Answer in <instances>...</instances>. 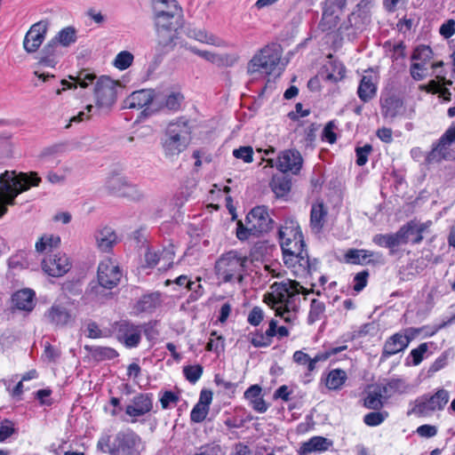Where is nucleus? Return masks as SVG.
<instances>
[{"label": "nucleus", "instance_id": "f257e3e1", "mask_svg": "<svg viewBox=\"0 0 455 455\" xmlns=\"http://www.w3.org/2000/svg\"><path fill=\"white\" fill-rule=\"evenodd\" d=\"M279 239L284 265L295 277H306L317 267L316 259H310L305 248L300 228L291 223L279 229Z\"/></svg>", "mask_w": 455, "mask_h": 455}, {"label": "nucleus", "instance_id": "f03ea898", "mask_svg": "<svg viewBox=\"0 0 455 455\" xmlns=\"http://www.w3.org/2000/svg\"><path fill=\"white\" fill-rule=\"evenodd\" d=\"M270 290L264 301L275 310V315L287 323L295 324L300 305L299 295L305 292V288L296 281L286 280L275 282Z\"/></svg>", "mask_w": 455, "mask_h": 455}, {"label": "nucleus", "instance_id": "7ed1b4c3", "mask_svg": "<svg viewBox=\"0 0 455 455\" xmlns=\"http://www.w3.org/2000/svg\"><path fill=\"white\" fill-rule=\"evenodd\" d=\"M41 182V178L36 172L29 173L6 171L0 175V217L7 212V205L14 204L15 197L29 189L31 187H36Z\"/></svg>", "mask_w": 455, "mask_h": 455}, {"label": "nucleus", "instance_id": "20e7f679", "mask_svg": "<svg viewBox=\"0 0 455 455\" xmlns=\"http://www.w3.org/2000/svg\"><path fill=\"white\" fill-rule=\"evenodd\" d=\"M97 448L109 455H140L144 444L138 434L125 429L116 433L113 439L109 435L100 436Z\"/></svg>", "mask_w": 455, "mask_h": 455}, {"label": "nucleus", "instance_id": "39448f33", "mask_svg": "<svg viewBox=\"0 0 455 455\" xmlns=\"http://www.w3.org/2000/svg\"><path fill=\"white\" fill-rule=\"evenodd\" d=\"M247 256L232 250L223 253L215 263V273L224 283H242L244 278Z\"/></svg>", "mask_w": 455, "mask_h": 455}, {"label": "nucleus", "instance_id": "423d86ee", "mask_svg": "<svg viewBox=\"0 0 455 455\" xmlns=\"http://www.w3.org/2000/svg\"><path fill=\"white\" fill-rule=\"evenodd\" d=\"M281 60V52L277 45H267L262 48L248 64V73L260 72L266 75L275 74Z\"/></svg>", "mask_w": 455, "mask_h": 455}, {"label": "nucleus", "instance_id": "0eeeda50", "mask_svg": "<svg viewBox=\"0 0 455 455\" xmlns=\"http://www.w3.org/2000/svg\"><path fill=\"white\" fill-rule=\"evenodd\" d=\"M450 399L449 392L443 388L438 389L434 395H424L418 397L412 403L408 415L414 414L419 417L430 415L435 411H442Z\"/></svg>", "mask_w": 455, "mask_h": 455}, {"label": "nucleus", "instance_id": "6e6552de", "mask_svg": "<svg viewBox=\"0 0 455 455\" xmlns=\"http://www.w3.org/2000/svg\"><path fill=\"white\" fill-rule=\"evenodd\" d=\"M156 31V52L159 55H164L172 52L177 44L178 30L183 26H172L166 23L164 19L160 17L155 21Z\"/></svg>", "mask_w": 455, "mask_h": 455}, {"label": "nucleus", "instance_id": "1a4fd4ad", "mask_svg": "<svg viewBox=\"0 0 455 455\" xmlns=\"http://www.w3.org/2000/svg\"><path fill=\"white\" fill-rule=\"evenodd\" d=\"M107 190L115 196L127 197L132 200H140L143 194L141 190L134 184L131 183L124 175L112 172L105 182Z\"/></svg>", "mask_w": 455, "mask_h": 455}, {"label": "nucleus", "instance_id": "9d476101", "mask_svg": "<svg viewBox=\"0 0 455 455\" xmlns=\"http://www.w3.org/2000/svg\"><path fill=\"white\" fill-rule=\"evenodd\" d=\"M119 84L108 76L98 79L94 88L96 105L100 108H109L116 101Z\"/></svg>", "mask_w": 455, "mask_h": 455}, {"label": "nucleus", "instance_id": "9b49d317", "mask_svg": "<svg viewBox=\"0 0 455 455\" xmlns=\"http://www.w3.org/2000/svg\"><path fill=\"white\" fill-rule=\"evenodd\" d=\"M267 165L275 166L283 173L291 172L298 174L302 168L303 158L299 151L296 149H285L278 154L275 160L269 158L267 160Z\"/></svg>", "mask_w": 455, "mask_h": 455}, {"label": "nucleus", "instance_id": "f8f14e48", "mask_svg": "<svg viewBox=\"0 0 455 455\" xmlns=\"http://www.w3.org/2000/svg\"><path fill=\"white\" fill-rule=\"evenodd\" d=\"M155 21L160 17L172 26H183V11L176 0H155Z\"/></svg>", "mask_w": 455, "mask_h": 455}, {"label": "nucleus", "instance_id": "ddd939ff", "mask_svg": "<svg viewBox=\"0 0 455 455\" xmlns=\"http://www.w3.org/2000/svg\"><path fill=\"white\" fill-rule=\"evenodd\" d=\"M347 264L379 267L385 264V257L380 251L365 249H348L344 254Z\"/></svg>", "mask_w": 455, "mask_h": 455}, {"label": "nucleus", "instance_id": "4468645a", "mask_svg": "<svg viewBox=\"0 0 455 455\" xmlns=\"http://www.w3.org/2000/svg\"><path fill=\"white\" fill-rule=\"evenodd\" d=\"M48 28V20H40L30 27L23 40V48L28 53H34L39 49L46 37Z\"/></svg>", "mask_w": 455, "mask_h": 455}, {"label": "nucleus", "instance_id": "2eb2a0df", "mask_svg": "<svg viewBox=\"0 0 455 455\" xmlns=\"http://www.w3.org/2000/svg\"><path fill=\"white\" fill-rule=\"evenodd\" d=\"M122 276L117 265L110 259L102 260L98 267V281L100 285L106 289L116 287Z\"/></svg>", "mask_w": 455, "mask_h": 455}, {"label": "nucleus", "instance_id": "dca6fc26", "mask_svg": "<svg viewBox=\"0 0 455 455\" xmlns=\"http://www.w3.org/2000/svg\"><path fill=\"white\" fill-rule=\"evenodd\" d=\"M116 336L126 347H137L141 340V329L128 321H121L116 323Z\"/></svg>", "mask_w": 455, "mask_h": 455}, {"label": "nucleus", "instance_id": "f3484780", "mask_svg": "<svg viewBox=\"0 0 455 455\" xmlns=\"http://www.w3.org/2000/svg\"><path fill=\"white\" fill-rule=\"evenodd\" d=\"M380 113L385 119L393 121L405 112L403 100L391 92L383 93L379 99Z\"/></svg>", "mask_w": 455, "mask_h": 455}, {"label": "nucleus", "instance_id": "a211bd4d", "mask_svg": "<svg viewBox=\"0 0 455 455\" xmlns=\"http://www.w3.org/2000/svg\"><path fill=\"white\" fill-rule=\"evenodd\" d=\"M158 97L153 90H140L130 94L124 102V108L129 109H140L145 107L152 110L156 108Z\"/></svg>", "mask_w": 455, "mask_h": 455}, {"label": "nucleus", "instance_id": "6ab92c4d", "mask_svg": "<svg viewBox=\"0 0 455 455\" xmlns=\"http://www.w3.org/2000/svg\"><path fill=\"white\" fill-rule=\"evenodd\" d=\"M71 267V263L65 253L50 255L42 262V268L48 275L60 277L64 275Z\"/></svg>", "mask_w": 455, "mask_h": 455}, {"label": "nucleus", "instance_id": "aec40b11", "mask_svg": "<svg viewBox=\"0 0 455 455\" xmlns=\"http://www.w3.org/2000/svg\"><path fill=\"white\" fill-rule=\"evenodd\" d=\"M245 222L250 224L251 229L259 235L271 228L273 220L265 206H256L247 214Z\"/></svg>", "mask_w": 455, "mask_h": 455}, {"label": "nucleus", "instance_id": "412c9836", "mask_svg": "<svg viewBox=\"0 0 455 455\" xmlns=\"http://www.w3.org/2000/svg\"><path fill=\"white\" fill-rule=\"evenodd\" d=\"M455 140L443 133L441 138L432 145V149L426 155L425 164H432L446 160L451 156V145Z\"/></svg>", "mask_w": 455, "mask_h": 455}, {"label": "nucleus", "instance_id": "4be33fe9", "mask_svg": "<svg viewBox=\"0 0 455 455\" xmlns=\"http://www.w3.org/2000/svg\"><path fill=\"white\" fill-rule=\"evenodd\" d=\"M152 408V395L140 393L132 398L131 404L126 406L125 413L136 419L148 413Z\"/></svg>", "mask_w": 455, "mask_h": 455}, {"label": "nucleus", "instance_id": "5701e85b", "mask_svg": "<svg viewBox=\"0 0 455 455\" xmlns=\"http://www.w3.org/2000/svg\"><path fill=\"white\" fill-rule=\"evenodd\" d=\"M427 229L425 223H419L416 220H411L405 225L399 228V232H402L403 236L401 237L402 244L411 243L418 244L423 240V233Z\"/></svg>", "mask_w": 455, "mask_h": 455}, {"label": "nucleus", "instance_id": "b1692460", "mask_svg": "<svg viewBox=\"0 0 455 455\" xmlns=\"http://www.w3.org/2000/svg\"><path fill=\"white\" fill-rule=\"evenodd\" d=\"M408 347L406 339L402 332H396L390 336L384 343L380 360L385 361L390 356L403 351Z\"/></svg>", "mask_w": 455, "mask_h": 455}, {"label": "nucleus", "instance_id": "393cba45", "mask_svg": "<svg viewBox=\"0 0 455 455\" xmlns=\"http://www.w3.org/2000/svg\"><path fill=\"white\" fill-rule=\"evenodd\" d=\"M173 259L174 252L172 249L166 248L162 250L148 249L145 254L146 263L148 267H154L161 261H164V264L162 267L165 269L172 264Z\"/></svg>", "mask_w": 455, "mask_h": 455}, {"label": "nucleus", "instance_id": "a878e982", "mask_svg": "<svg viewBox=\"0 0 455 455\" xmlns=\"http://www.w3.org/2000/svg\"><path fill=\"white\" fill-rule=\"evenodd\" d=\"M46 321L54 326H65L71 320L69 310L63 305L53 304L44 314Z\"/></svg>", "mask_w": 455, "mask_h": 455}, {"label": "nucleus", "instance_id": "bb28decb", "mask_svg": "<svg viewBox=\"0 0 455 455\" xmlns=\"http://www.w3.org/2000/svg\"><path fill=\"white\" fill-rule=\"evenodd\" d=\"M332 444V441L328 438L323 436H313L308 441L300 444L298 453L299 455H308L312 452L326 451Z\"/></svg>", "mask_w": 455, "mask_h": 455}, {"label": "nucleus", "instance_id": "cd10ccee", "mask_svg": "<svg viewBox=\"0 0 455 455\" xmlns=\"http://www.w3.org/2000/svg\"><path fill=\"white\" fill-rule=\"evenodd\" d=\"M188 142L189 140H182L180 137L169 135L165 132L164 138L162 139V146L165 156L168 157L180 155L187 148Z\"/></svg>", "mask_w": 455, "mask_h": 455}, {"label": "nucleus", "instance_id": "c85d7f7f", "mask_svg": "<svg viewBox=\"0 0 455 455\" xmlns=\"http://www.w3.org/2000/svg\"><path fill=\"white\" fill-rule=\"evenodd\" d=\"M183 95L180 92H171L164 100H159L156 102V108L152 110L145 108L142 114L146 116L151 115L153 112L166 108L171 111H177L180 109L181 102L183 101Z\"/></svg>", "mask_w": 455, "mask_h": 455}, {"label": "nucleus", "instance_id": "c756f323", "mask_svg": "<svg viewBox=\"0 0 455 455\" xmlns=\"http://www.w3.org/2000/svg\"><path fill=\"white\" fill-rule=\"evenodd\" d=\"M377 82L376 77L372 75L363 76L358 88V98L364 103L371 100L377 94Z\"/></svg>", "mask_w": 455, "mask_h": 455}, {"label": "nucleus", "instance_id": "7c9ffc66", "mask_svg": "<svg viewBox=\"0 0 455 455\" xmlns=\"http://www.w3.org/2000/svg\"><path fill=\"white\" fill-rule=\"evenodd\" d=\"M261 392L262 389L259 385H252L245 390L243 396L255 411L264 413L268 406L263 399Z\"/></svg>", "mask_w": 455, "mask_h": 455}, {"label": "nucleus", "instance_id": "2f4dec72", "mask_svg": "<svg viewBox=\"0 0 455 455\" xmlns=\"http://www.w3.org/2000/svg\"><path fill=\"white\" fill-rule=\"evenodd\" d=\"M328 212L323 203H316L311 206L310 228L315 234H319L326 221Z\"/></svg>", "mask_w": 455, "mask_h": 455}, {"label": "nucleus", "instance_id": "473e14b6", "mask_svg": "<svg viewBox=\"0 0 455 455\" xmlns=\"http://www.w3.org/2000/svg\"><path fill=\"white\" fill-rule=\"evenodd\" d=\"M98 248L102 251H110L117 243V235L110 227H104L95 233Z\"/></svg>", "mask_w": 455, "mask_h": 455}, {"label": "nucleus", "instance_id": "72a5a7b5", "mask_svg": "<svg viewBox=\"0 0 455 455\" xmlns=\"http://www.w3.org/2000/svg\"><path fill=\"white\" fill-rule=\"evenodd\" d=\"M34 297L35 292L32 290L24 289L12 296V302L17 309L30 312L35 307Z\"/></svg>", "mask_w": 455, "mask_h": 455}, {"label": "nucleus", "instance_id": "f704fd0d", "mask_svg": "<svg viewBox=\"0 0 455 455\" xmlns=\"http://www.w3.org/2000/svg\"><path fill=\"white\" fill-rule=\"evenodd\" d=\"M165 133L175 137H180L182 140H189L191 127L189 122L185 117H180L173 122H171L166 130Z\"/></svg>", "mask_w": 455, "mask_h": 455}, {"label": "nucleus", "instance_id": "c9c22d12", "mask_svg": "<svg viewBox=\"0 0 455 455\" xmlns=\"http://www.w3.org/2000/svg\"><path fill=\"white\" fill-rule=\"evenodd\" d=\"M276 321L272 319L269 323L268 329L265 333L255 332L251 334V343L255 347H268L272 342V338L275 336Z\"/></svg>", "mask_w": 455, "mask_h": 455}, {"label": "nucleus", "instance_id": "e433bc0d", "mask_svg": "<svg viewBox=\"0 0 455 455\" xmlns=\"http://www.w3.org/2000/svg\"><path fill=\"white\" fill-rule=\"evenodd\" d=\"M53 38L59 45L68 48L76 43L78 38L77 29L73 26L65 27Z\"/></svg>", "mask_w": 455, "mask_h": 455}, {"label": "nucleus", "instance_id": "4c0bfd02", "mask_svg": "<svg viewBox=\"0 0 455 455\" xmlns=\"http://www.w3.org/2000/svg\"><path fill=\"white\" fill-rule=\"evenodd\" d=\"M162 303L161 293L152 292L143 295L137 303V309L140 312H151Z\"/></svg>", "mask_w": 455, "mask_h": 455}, {"label": "nucleus", "instance_id": "58836bf2", "mask_svg": "<svg viewBox=\"0 0 455 455\" xmlns=\"http://www.w3.org/2000/svg\"><path fill=\"white\" fill-rule=\"evenodd\" d=\"M271 190L276 197L285 196L291 190V179L282 175H275L269 183Z\"/></svg>", "mask_w": 455, "mask_h": 455}, {"label": "nucleus", "instance_id": "ea45409f", "mask_svg": "<svg viewBox=\"0 0 455 455\" xmlns=\"http://www.w3.org/2000/svg\"><path fill=\"white\" fill-rule=\"evenodd\" d=\"M402 232L399 231L394 234H378L373 236L372 242L380 247L393 249L402 244Z\"/></svg>", "mask_w": 455, "mask_h": 455}, {"label": "nucleus", "instance_id": "a19ab883", "mask_svg": "<svg viewBox=\"0 0 455 455\" xmlns=\"http://www.w3.org/2000/svg\"><path fill=\"white\" fill-rule=\"evenodd\" d=\"M188 36L194 38L198 42L207 44H212L219 47L225 45V42L222 39H220L213 34L208 33L204 29H191L188 32Z\"/></svg>", "mask_w": 455, "mask_h": 455}, {"label": "nucleus", "instance_id": "79ce46f5", "mask_svg": "<svg viewBox=\"0 0 455 455\" xmlns=\"http://www.w3.org/2000/svg\"><path fill=\"white\" fill-rule=\"evenodd\" d=\"M347 373L340 369H335L329 372L326 378L325 385L329 389H340L347 380Z\"/></svg>", "mask_w": 455, "mask_h": 455}, {"label": "nucleus", "instance_id": "37998d69", "mask_svg": "<svg viewBox=\"0 0 455 455\" xmlns=\"http://www.w3.org/2000/svg\"><path fill=\"white\" fill-rule=\"evenodd\" d=\"M60 243V238L58 235H44L36 243V250L38 252H48L57 248Z\"/></svg>", "mask_w": 455, "mask_h": 455}, {"label": "nucleus", "instance_id": "c03bdc74", "mask_svg": "<svg viewBox=\"0 0 455 455\" xmlns=\"http://www.w3.org/2000/svg\"><path fill=\"white\" fill-rule=\"evenodd\" d=\"M339 20V12L323 8L319 28L322 31H329L336 28Z\"/></svg>", "mask_w": 455, "mask_h": 455}, {"label": "nucleus", "instance_id": "a18cd8bd", "mask_svg": "<svg viewBox=\"0 0 455 455\" xmlns=\"http://www.w3.org/2000/svg\"><path fill=\"white\" fill-rule=\"evenodd\" d=\"M326 79L332 82H339L345 76L346 68L338 60L330 62V66L327 68Z\"/></svg>", "mask_w": 455, "mask_h": 455}, {"label": "nucleus", "instance_id": "49530a36", "mask_svg": "<svg viewBox=\"0 0 455 455\" xmlns=\"http://www.w3.org/2000/svg\"><path fill=\"white\" fill-rule=\"evenodd\" d=\"M325 311V305L323 302L313 299L310 303V309L307 316V323L312 324L321 319V316Z\"/></svg>", "mask_w": 455, "mask_h": 455}, {"label": "nucleus", "instance_id": "de8ad7c7", "mask_svg": "<svg viewBox=\"0 0 455 455\" xmlns=\"http://www.w3.org/2000/svg\"><path fill=\"white\" fill-rule=\"evenodd\" d=\"M133 59L134 57L130 52H120L114 60V66L119 70H124L132 64Z\"/></svg>", "mask_w": 455, "mask_h": 455}, {"label": "nucleus", "instance_id": "09e8293b", "mask_svg": "<svg viewBox=\"0 0 455 455\" xmlns=\"http://www.w3.org/2000/svg\"><path fill=\"white\" fill-rule=\"evenodd\" d=\"M203 367L200 364L187 365L183 367V374L190 383H196L203 374Z\"/></svg>", "mask_w": 455, "mask_h": 455}, {"label": "nucleus", "instance_id": "8fccbe9b", "mask_svg": "<svg viewBox=\"0 0 455 455\" xmlns=\"http://www.w3.org/2000/svg\"><path fill=\"white\" fill-rule=\"evenodd\" d=\"M432 56L433 52L429 46L419 45L414 50L412 59L416 60V62L423 63L425 66L426 63L432 58Z\"/></svg>", "mask_w": 455, "mask_h": 455}, {"label": "nucleus", "instance_id": "3c124183", "mask_svg": "<svg viewBox=\"0 0 455 455\" xmlns=\"http://www.w3.org/2000/svg\"><path fill=\"white\" fill-rule=\"evenodd\" d=\"M92 355L99 360H111L118 356L117 351L108 347H96Z\"/></svg>", "mask_w": 455, "mask_h": 455}, {"label": "nucleus", "instance_id": "603ef678", "mask_svg": "<svg viewBox=\"0 0 455 455\" xmlns=\"http://www.w3.org/2000/svg\"><path fill=\"white\" fill-rule=\"evenodd\" d=\"M388 416L387 411H373L363 417V422L370 427L380 425Z\"/></svg>", "mask_w": 455, "mask_h": 455}, {"label": "nucleus", "instance_id": "864d4df0", "mask_svg": "<svg viewBox=\"0 0 455 455\" xmlns=\"http://www.w3.org/2000/svg\"><path fill=\"white\" fill-rule=\"evenodd\" d=\"M453 322H455V315H452L451 317H450L447 321H444L440 324L433 325V326H430V325L422 326V327H420V329H424V330L422 331L421 335L423 336V338L432 337L437 331H439L441 329L446 327L447 325L452 323Z\"/></svg>", "mask_w": 455, "mask_h": 455}, {"label": "nucleus", "instance_id": "5fc2aeb1", "mask_svg": "<svg viewBox=\"0 0 455 455\" xmlns=\"http://www.w3.org/2000/svg\"><path fill=\"white\" fill-rule=\"evenodd\" d=\"M381 398L382 395L379 393H369L364 399L363 405L368 409L379 410L383 406Z\"/></svg>", "mask_w": 455, "mask_h": 455}, {"label": "nucleus", "instance_id": "6e6d98bb", "mask_svg": "<svg viewBox=\"0 0 455 455\" xmlns=\"http://www.w3.org/2000/svg\"><path fill=\"white\" fill-rule=\"evenodd\" d=\"M70 78L76 81V84L82 88H86L89 84H92L96 76L88 70H82L76 77L70 76Z\"/></svg>", "mask_w": 455, "mask_h": 455}, {"label": "nucleus", "instance_id": "4d7b16f0", "mask_svg": "<svg viewBox=\"0 0 455 455\" xmlns=\"http://www.w3.org/2000/svg\"><path fill=\"white\" fill-rule=\"evenodd\" d=\"M15 433L14 424L9 419L0 422V443L5 442Z\"/></svg>", "mask_w": 455, "mask_h": 455}, {"label": "nucleus", "instance_id": "13d9d810", "mask_svg": "<svg viewBox=\"0 0 455 455\" xmlns=\"http://www.w3.org/2000/svg\"><path fill=\"white\" fill-rule=\"evenodd\" d=\"M252 228L250 224H247L245 222V226L242 221L237 222V228H236V237L240 241H245L249 239L251 235H259L257 232H254V230L251 229Z\"/></svg>", "mask_w": 455, "mask_h": 455}, {"label": "nucleus", "instance_id": "bf43d9fd", "mask_svg": "<svg viewBox=\"0 0 455 455\" xmlns=\"http://www.w3.org/2000/svg\"><path fill=\"white\" fill-rule=\"evenodd\" d=\"M93 108L92 105H87L84 110L79 111L69 119V124L66 125V128H69L73 123L78 124L90 119Z\"/></svg>", "mask_w": 455, "mask_h": 455}, {"label": "nucleus", "instance_id": "052dcab7", "mask_svg": "<svg viewBox=\"0 0 455 455\" xmlns=\"http://www.w3.org/2000/svg\"><path fill=\"white\" fill-rule=\"evenodd\" d=\"M208 412L209 408L196 403L190 412V419L193 422L200 423L205 419Z\"/></svg>", "mask_w": 455, "mask_h": 455}, {"label": "nucleus", "instance_id": "680f3d73", "mask_svg": "<svg viewBox=\"0 0 455 455\" xmlns=\"http://www.w3.org/2000/svg\"><path fill=\"white\" fill-rule=\"evenodd\" d=\"M428 349V343H421L418 347L413 348L410 352V356L412 358V364L419 365L424 358V355Z\"/></svg>", "mask_w": 455, "mask_h": 455}, {"label": "nucleus", "instance_id": "e2e57ef3", "mask_svg": "<svg viewBox=\"0 0 455 455\" xmlns=\"http://www.w3.org/2000/svg\"><path fill=\"white\" fill-rule=\"evenodd\" d=\"M233 156L237 159H243L244 163H251L253 161V150L250 146L240 147L235 149Z\"/></svg>", "mask_w": 455, "mask_h": 455}, {"label": "nucleus", "instance_id": "0e129e2a", "mask_svg": "<svg viewBox=\"0 0 455 455\" xmlns=\"http://www.w3.org/2000/svg\"><path fill=\"white\" fill-rule=\"evenodd\" d=\"M189 50L199 57L212 62V63H220L222 61V58L214 52L209 51H202L198 50L196 47H190Z\"/></svg>", "mask_w": 455, "mask_h": 455}, {"label": "nucleus", "instance_id": "69168bd1", "mask_svg": "<svg viewBox=\"0 0 455 455\" xmlns=\"http://www.w3.org/2000/svg\"><path fill=\"white\" fill-rule=\"evenodd\" d=\"M371 150L372 147L370 144H365L363 147L356 148V164L359 166H363L367 163L368 156Z\"/></svg>", "mask_w": 455, "mask_h": 455}, {"label": "nucleus", "instance_id": "338daca9", "mask_svg": "<svg viewBox=\"0 0 455 455\" xmlns=\"http://www.w3.org/2000/svg\"><path fill=\"white\" fill-rule=\"evenodd\" d=\"M369 273L366 270L357 273L354 277V290L361 291L367 285Z\"/></svg>", "mask_w": 455, "mask_h": 455}, {"label": "nucleus", "instance_id": "774afa93", "mask_svg": "<svg viewBox=\"0 0 455 455\" xmlns=\"http://www.w3.org/2000/svg\"><path fill=\"white\" fill-rule=\"evenodd\" d=\"M448 357H449V353L446 351L443 352L430 365L428 371L434 373V372H436V371L442 370L443 368H444L448 363Z\"/></svg>", "mask_w": 455, "mask_h": 455}]
</instances>
